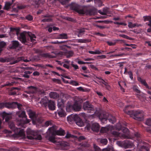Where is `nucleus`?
Listing matches in <instances>:
<instances>
[{
	"label": "nucleus",
	"mask_w": 151,
	"mask_h": 151,
	"mask_svg": "<svg viewBox=\"0 0 151 151\" xmlns=\"http://www.w3.org/2000/svg\"><path fill=\"white\" fill-rule=\"evenodd\" d=\"M36 36L32 33L28 32L27 34L26 32H24L20 33L19 40L23 43L27 44V41H30L32 43H35L36 41Z\"/></svg>",
	"instance_id": "f257e3e1"
},
{
	"label": "nucleus",
	"mask_w": 151,
	"mask_h": 151,
	"mask_svg": "<svg viewBox=\"0 0 151 151\" xmlns=\"http://www.w3.org/2000/svg\"><path fill=\"white\" fill-rule=\"evenodd\" d=\"M5 107L8 109H14L17 107L19 110H21L23 109V106L22 104L17 102L0 103V109Z\"/></svg>",
	"instance_id": "f03ea898"
},
{
	"label": "nucleus",
	"mask_w": 151,
	"mask_h": 151,
	"mask_svg": "<svg viewBox=\"0 0 151 151\" xmlns=\"http://www.w3.org/2000/svg\"><path fill=\"white\" fill-rule=\"evenodd\" d=\"M123 133H121L116 131H112V135L115 137H120L121 139H130L129 132V129L126 128L122 129Z\"/></svg>",
	"instance_id": "7ed1b4c3"
},
{
	"label": "nucleus",
	"mask_w": 151,
	"mask_h": 151,
	"mask_svg": "<svg viewBox=\"0 0 151 151\" xmlns=\"http://www.w3.org/2000/svg\"><path fill=\"white\" fill-rule=\"evenodd\" d=\"M97 115L101 122L103 123H105L108 119L110 122L112 124L115 123L116 121V119L114 116H112L111 118L108 119L107 114L103 112H98Z\"/></svg>",
	"instance_id": "20e7f679"
},
{
	"label": "nucleus",
	"mask_w": 151,
	"mask_h": 151,
	"mask_svg": "<svg viewBox=\"0 0 151 151\" xmlns=\"http://www.w3.org/2000/svg\"><path fill=\"white\" fill-rule=\"evenodd\" d=\"M82 107L81 104L78 101H75L73 104L70 102H68L66 106L67 110H73L75 111H79Z\"/></svg>",
	"instance_id": "39448f33"
},
{
	"label": "nucleus",
	"mask_w": 151,
	"mask_h": 151,
	"mask_svg": "<svg viewBox=\"0 0 151 151\" xmlns=\"http://www.w3.org/2000/svg\"><path fill=\"white\" fill-rule=\"evenodd\" d=\"M17 114L20 118L22 119L20 120L19 124L22 125L29 122L30 120L27 119L24 111H19L17 112Z\"/></svg>",
	"instance_id": "423d86ee"
},
{
	"label": "nucleus",
	"mask_w": 151,
	"mask_h": 151,
	"mask_svg": "<svg viewBox=\"0 0 151 151\" xmlns=\"http://www.w3.org/2000/svg\"><path fill=\"white\" fill-rule=\"evenodd\" d=\"M22 58V57H10L6 59L1 58L0 59V61L2 62H9L10 64L13 65L19 62Z\"/></svg>",
	"instance_id": "0eeeda50"
},
{
	"label": "nucleus",
	"mask_w": 151,
	"mask_h": 151,
	"mask_svg": "<svg viewBox=\"0 0 151 151\" xmlns=\"http://www.w3.org/2000/svg\"><path fill=\"white\" fill-rule=\"evenodd\" d=\"M48 130L50 133L52 134L53 136H55L56 135L63 136L65 134V132L64 130L60 129L59 130H56L54 126L50 127Z\"/></svg>",
	"instance_id": "6e6552de"
},
{
	"label": "nucleus",
	"mask_w": 151,
	"mask_h": 151,
	"mask_svg": "<svg viewBox=\"0 0 151 151\" xmlns=\"http://www.w3.org/2000/svg\"><path fill=\"white\" fill-rule=\"evenodd\" d=\"M83 108L84 111L88 113H91L94 110V106L88 101L83 103Z\"/></svg>",
	"instance_id": "1a4fd4ad"
},
{
	"label": "nucleus",
	"mask_w": 151,
	"mask_h": 151,
	"mask_svg": "<svg viewBox=\"0 0 151 151\" xmlns=\"http://www.w3.org/2000/svg\"><path fill=\"white\" fill-rule=\"evenodd\" d=\"M144 112L142 110L135 111L134 118L138 121H142L144 119Z\"/></svg>",
	"instance_id": "9d476101"
},
{
	"label": "nucleus",
	"mask_w": 151,
	"mask_h": 151,
	"mask_svg": "<svg viewBox=\"0 0 151 151\" xmlns=\"http://www.w3.org/2000/svg\"><path fill=\"white\" fill-rule=\"evenodd\" d=\"M27 134L31 135L32 136L31 137L32 139L38 140L42 139V137L40 134H38L37 132L30 129H27Z\"/></svg>",
	"instance_id": "9b49d317"
},
{
	"label": "nucleus",
	"mask_w": 151,
	"mask_h": 151,
	"mask_svg": "<svg viewBox=\"0 0 151 151\" xmlns=\"http://www.w3.org/2000/svg\"><path fill=\"white\" fill-rule=\"evenodd\" d=\"M70 9L80 14H84V12L83 9H80V6L75 3H72L70 4Z\"/></svg>",
	"instance_id": "f8f14e48"
},
{
	"label": "nucleus",
	"mask_w": 151,
	"mask_h": 151,
	"mask_svg": "<svg viewBox=\"0 0 151 151\" xmlns=\"http://www.w3.org/2000/svg\"><path fill=\"white\" fill-rule=\"evenodd\" d=\"M119 145L122 147L126 148H131L133 145V144L132 142L128 140H124L122 142H119Z\"/></svg>",
	"instance_id": "ddd939ff"
},
{
	"label": "nucleus",
	"mask_w": 151,
	"mask_h": 151,
	"mask_svg": "<svg viewBox=\"0 0 151 151\" xmlns=\"http://www.w3.org/2000/svg\"><path fill=\"white\" fill-rule=\"evenodd\" d=\"M75 119V122L76 124L80 127H82L84 125V123L82 120L77 114H75L74 116Z\"/></svg>",
	"instance_id": "4468645a"
},
{
	"label": "nucleus",
	"mask_w": 151,
	"mask_h": 151,
	"mask_svg": "<svg viewBox=\"0 0 151 151\" xmlns=\"http://www.w3.org/2000/svg\"><path fill=\"white\" fill-rule=\"evenodd\" d=\"M10 48L11 49H16L20 46V44L17 41L13 40L11 42Z\"/></svg>",
	"instance_id": "2eb2a0df"
},
{
	"label": "nucleus",
	"mask_w": 151,
	"mask_h": 151,
	"mask_svg": "<svg viewBox=\"0 0 151 151\" xmlns=\"http://www.w3.org/2000/svg\"><path fill=\"white\" fill-rule=\"evenodd\" d=\"M49 102V100L47 98L46 96H45L41 99L40 103L42 106L46 108L47 107Z\"/></svg>",
	"instance_id": "dca6fc26"
},
{
	"label": "nucleus",
	"mask_w": 151,
	"mask_h": 151,
	"mask_svg": "<svg viewBox=\"0 0 151 151\" xmlns=\"http://www.w3.org/2000/svg\"><path fill=\"white\" fill-rule=\"evenodd\" d=\"M27 111L29 117L33 120V121L34 120L36 119V115L34 111L31 110H27Z\"/></svg>",
	"instance_id": "f3484780"
},
{
	"label": "nucleus",
	"mask_w": 151,
	"mask_h": 151,
	"mask_svg": "<svg viewBox=\"0 0 151 151\" xmlns=\"http://www.w3.org/2000/svg\"><path fill=\"white\" fill-rule=\"evenodd\" d=\"M100 127L99 124L96 123L93 124L91 125V130L94 132H98L99 129Z\"/></svg>",
	"instance_id": "a211bd4d"
},
{
	"label": "nucleus",
	"mask_w": 151,
	"mask_h": 151,
	"mask_svg": "<svg viewBox=\"0 0 151 151\" xmlns=\"http://www.w3.org/2000/svg\"><path fill=\"white\" fill-rule=\"evenodd\" d=\"M2 116L3 119H5L6 122H8L11 119V116L7 114L5 112H3L2 113Z\"/></svg>",
	"instance_id": "6ab92c4d"
},
{
	"label": "nucleus",
	"mask_w": 151,
	"mask_h": 151,
	"mask_svg": "<svg viewBox=\"0 0 151 151\" xmlns=\"http://www.w3.org/2000/svg\"><path fill=\"white\" fill-rule=\"evenodd\" d=\"M49 109L51 110H54L55 109V106L54 102L49 101L48 104V106Z\"/></svg>",
	"instance_id": "aec40b11"
},
{
	"label": "nucleus",
	"mask_w": 151,
	"mask_h": 151,
	"mask_svg": "<svg viewBox=\"0 0 151 151\" xmlns=\"http://www.w3.org/2000/svg\"><path fill=\"white\" fill-rule=\"evenodd\" d=\"M64 101L62 99H59L58 100L57 105L59 108L63 109L64 106Z\"/></svg>",
	"instance_id": "412c9836"
},
{
	"label": "nucleus",
	"mask_w": 151,
	"mask_h": 151,
	"mask_svg": "<svg viewBox=\"0 0 151 151\" xmlns=\"http://www.w3.org/2000/svg\"><path fill=\"white\" fill-rule=\"evenodd\" d=\"M129 106H126V108L124 110V112L127 114L130 115V116H133L134 117V112L135 111H133L132 110L127 111L126 109Z\"/></svg>",
	"instance_id": "4be33fe9"
},
{
	"label": "nucleus",
	"mask_w": 151,
	"mask_h": 151,
	"mask_svg": "<svg viewBox=\"0 0 151 151\" xmlns=\"http://www.w3.org/2000/svg\"><path fill=\"white\" fill-rule=\"evenodd\" d=\"M113 129L112 126H110L109 127H102L100 130V132L101 133H107L109 130Z\"/></svg>",
	"instance_id": "5701e85b"
},
{
	"label": "nucleus",
	"mask_w": 151,
	"mask_h": 151,
	"mask_svg": "<svg viewBox=\"0 0 151 151\" xmlns=\"http://www.w3.org/2000/svg\"><path fill=\"white\" fill-rule=\"evenodd\" d=\"M49 96L51 98L56 99L59 97V95L57 93L55 92H51L49 93Z\"/></svg>",
	"instance_id": "b1692460"
},
{
	"label": "nucleus",
	"mask_w": 151,
	"mask_h": 151,
	"mask_svg": "<svg viewBox=\"0 0 151 151\" xmlns=\"http://www.w3.org/2000/svg\"><path fill=\"white\" fill-rule=\"evenodd\" d=\"M20 89L17 87H13L12 88V91L10 93L11 95H15L17 94L18 91Z\"/></svg>",
	"instance_id": "393cba45"
},
{
	"label": "nucleus",
	"mask_w": 151,
	"mask_h": 151,
	"mask_svg": "<svg viewBox=\"0 0 151 151\" xmlns=\"http://www.w3.org/2000/svg\"><path fill=\"white\" fill-rule=\"evenodd\" d=\"M9 127L12 130L14 131L15 132H16L17 131L18 132L19 131L18 129L15 127L13 123H11L9 124Z\"/></svg>",
	"instance_id": "a878e982"
},
{
	"label": "nucleus",
	"mask_w": 151,
	"mask_h": 151,
	"mask_svg": "<svg viewBox=\"0 0 151 151\" xmlns=\"http://www.w3.org/2000/svg\"><path fill=\"white\" fill-rule=\"evenodd\" d=\"M18 28L14 27H10V31L9 34L10 35L12 36L13 35H15L16 32L17 31Z\"/></svg>",
	"instance_id": "bb28decb"
},
{
	"label": "nucleus",
	"mask_w": 151,
	"mask_h": 151,
	"mask_svg": "<svg viewBox=\"0 0 151 151\" xmlns=\"http://www.w3.org/2000/svg\"><path fill=\"white\" fill-rule=\"evenodd\" d=\"M29 89V92L32 93H34L36 92L37 90V88L33 86H30L28 87Z\"/></svg>",
	"instance_id": "cd10ccee"
},
{
	"label": "nucleus",
	"mask_w": 151,
	"mask_h": 151,
	"mask_svg": "<svg viewBox=\"0 0 151 151\" xmlns=\"http://www.w3.org/2000/svg\"><path fill=\"white\" fill-rule=\"evenodd\" d=\"M60 110L57 111V112L59 116L60 117H63L65 116V111L63 109H60Z\"/></svg>",
	"instance_id": "c85d7f7f"
},
{
	"label": "nucleus",
	"mask_w": 151,
	"mask_h": 151,
	"mask_svg": "<svg viewBox=\"0 0 151 151\" xmlns=\"http://www.w3.org/2000/svg\"><path fill=\"white\" fill-rule=\"evenodd\" d=\"M12 3H11L9 2H7L5 3V6L4 8V9L6 10H8L10 8V6L12 5Z\"/></svg>",
	"instance_id": "c756f323"
},
{
	"label": "nucleus",
	"mask_w": 151,
	"mask_h": 151,
	"mask_svg": "<svg viewBox=\"0 0 151 151\" xmlns=\"http://www.w3.org/2000/svg\"><path fill=\"white\" fill-rule=\"evenodd\" d=\"M119 36L120 37H122L128 40H134V39L133 38L129 37V36H128L126 35H125L120 34L119 35Z\"/></svg>",
	"instance_id": "7c9ffc66"
},
{
	"label": "nucleus",
	"mask_w": 151,
	"mask_h": 151,
	"mask_svg": "<svg viewBox=\"0 0 151 151\" xmlns=\"http://www.w3.org/2000/svg\"><path fill=\"white\" fill-rule=\"evenodd\" d=\"M88 12L90 15H94L97 12L95 9H91L88 10Z\"/></svg>",
	"instance_id": "2f4dec72"
},
{
	"label": "nucleus",
	"mask_w": 151,
	"mask_h": 151,
	"mask_svg": "<svg viewBox=\"0 0 151 151\" xmlns=\"http://www.w3.org/2000/svg\"><path fill=\"white\" fill-rule=\"evenodd\" d=\"M18 134L22 137H25V135L24 130L23 129H19V131L18 132Z\"/></svg>",
	"instance_id": "473e14b6"
},
{
	"label": "nucleus",
	"mask_w": 151,
	"mask_h": 151,
	"mask_svg": "<svg viewBox=\"0 0 151 151\" xmlns=\"http://www.w3.org/2000/svg\"><path fill=\"white\" fill-rule=\"evenodd\" d=\"M75 115H70L67 117V121L68 122H72L73 120L75 121V119L74 118V116Z\"/></svg>",
	"instance_id": "72a5a7b5"
},
{
	"label": "nucleus",
	"mask_w": 151,
	"mask_h": 151,
	"mask_svg": "<svg viewBox=\"0 0 151 151\" xmlns=\"http://www.w3.org/2000/svg\"><path fill=\"white\" fill-rule=\"evenodd\" d=\"M59 39H68V36L65 33H63L62 34H60L59 35Z\"/></svg>",
	"instance_id": "f704fd0d"
},
{
	"label": "nucleus",
	"mask_w": 151,
	"mask_h": 151,
	"mask_svg": "<svg viewBox=\"0 0 151 151\" xmlns=\"http://www.w3.org/2000/svg\"><path fill=\"white\" fill-rule=\"evenodd\" d=\"M134 135L137 137L138 142L139 143L142 142V140L140 137V134L136 132L134 134Z\"/></svg>",
	"instance_id": "c9c22d12"
},
{
	"label": "nucleus",
	"mask_w": 151,
	"mask_h": 151,
	"mask_svg": "<svg viewBox=\"0 0 151 151\" xmlns=\"http://www.w3.org/2000/svg\"><path fill=\"white\" fill-rule=\"evenodd\" d=\"M78 42L80 43H86L87 42H89L90 41L89 40L86 39H79L78 40Z\"/></svg>",
	"instance_id": "e433bc0d"
},
{
	"label": "nucleus",
	"mask_w": 151,
	"mask_h": 151,
	"mask_svg": "<svg viewBox=\"0 0 151 151\" xmlns=\"http://www.w3.org/2000/svg\"><path fill=\"white\" fill-rule=\"evenodd\" d=\"M25 18L29 21H32L33 20V17L30 14H28L25 17Z\"/></svg>",
	"instance_id": "4c0bfd02"
},
{
	"label": "nucleus",
	"mask_w": 151,
	"mask_h": 151,
	"mask_svg": "<svg viewBox=\"0 0 151 151\" xmlns=\"http://www.w3.org/2000/svg\"><path fill=\"white\" fill-rule=\"evenodd\" d=\"M6 45V43L4 42H0V53L2 50V48Z\"/></svg>",
	"instance_id": "58836bf2"
},
{
	"label": "nucleus",
	"mask_w": 151,
	"mask_h": 151,
	"mask_svg": "<svg viewBox=\"0 0 151 151\" xmlns=\"http://www.w3.org/2000/svg\"><path fill=\"white\" fill-rule=\"evenodd\" d=\"M141 83L144 86L147 88L150 89V87L146 83L145 80H143Z\"/></svg>",
	"instance_id": "ea45409f"
},
{
	"label": "nucleus",
	"mask_w": 151,
	"mask_h": 151,
	"mask_svg": "<svg viewBox=\"0 0 151 151\" xmlns=\"http://www.w3.org/2000/svg\"><path fill=\"white\" fill-rule=\"evenodd\" d=\"M143 18L145 22L149 21V22H150L151 21V16H144Z\"/></svg>",
	"instance_id": "a19ab883"
},
{
	"label": "nucleus",
	"mask_w": 151,
	"mask_h": 151,
	"mask_svg": "<svg viewBox=\"0 0 151 151\" xmlns=\"http://www.w3.org/2000/svg\"><path fill=\"white\" fill-rule=\"evenodd\" d=\"M88 52L90 54H99L101 53L99 50H96L95 51H89Z\"/></svg>",
	"instance_id": "79ce46f5"
},
{
	"label": "nucleus",
	"mask_w": 151,
	"mask_h": 151,
	"mask_svg": "<svg viewBox=\"0 0 151 151\" xmlns=\"http://www.w3.org/2000/svg\"><path fill=\"white\" fill-rule=\"evenodd\" d=\"M145 123L147 125L151 126V118L147 119L146 120Z\"/></svg>",
	"instance_id": "37998d69"
},
{
	"label": "nucleus",
	"mask_w": 151,
	"mask_h": 151,
	"mask_svg": "<svg viewBox=\"0 0 151 151\" xmlns=\"http://www.w3.org/2000/svg\"><path fill=\"white\" fill-rule=\"evenodd\" d=\"M73 55V52L72 51H70L68 52V55H67V57L68 58H69L72 57Z\"/></svg>",
	"instance_id": "c03bdc74"
},
{
	"label": "nucleus",
	"mask_w": 151,
	"mask_h": 151,
	"mask_svg": "<svg viewBox=\"0 0 151 151\" xmlns=\"http://www.w3.org/2000/svg\"><path fill=\"white\" fill-rule=\"evenodd\" d=\"M62 4H67L69 0H58Z\"/></svg>",
	"instance_id": "a18cd8bd"
},
{
	"label": "nucleus",
	"mask_w": 151,
	"mask_h": 151,
	"mask_svg": "<svg viewBox=\"0 0 151 151\" xmlns=\"http://www.w3.org/2000/svg\"><path fill=\"white\" fill-rule=\"evenodd\" d=\"M136 25L135 24H133L131 22L128 23V26L129 28H132L135 27Z\"/></svg>",
	"instance_id": "49530a36"
},
{
	"label": "nucleus",
	"mask_w": 151,
	"mask_h": 151,
	"mask_svg": "<svg viewBox=\"0 0 151 151\" xmlns=\"http://www.w3.org/2000/svg\"><path fill=\"white\" fill-rule=\"evenodd\" d=\"M82 70L84 71V72L85 73H89V70H87V67L85 66H83L82 67Z\"/></svg>",
	"instance_id": "de8ad7c7"
},
{
	"label": "nucleus",
	"mask_w": 151,
	"mask_h": 151,
	"mask_svg": "<svg viewBox=\"0 0 151 151\" xmlns=\"http://www.w3.org/2000/svg\"><path fill=\"white\" fill-rule=\"evenodd\" d=\"M107 142L108 141L106 139H102L101 140V142L104 145H106Z\"/></svg>",
	"instance_id": "09e8293b"
},
{
	"label": "nucleus",
	"mask_w": 151,
	"mask_h": 151,
	"mask_svg": "<svg viewBox=\"0 0 151 151\" xmlns=\"http://www.w3.org/2000/svg\"><path fill=\"white\" fill-rule=\"evenodd\" d=\"M52 21V19L50 18H45L42 19V22H51Z\"/></svg>",
	"instance_id": "8fccbe9b"
},
{
	"label": "nucleus",
	"mask_w": 151,
	"mask_h": 151,
	"mask_svg": "<svg viewBox=\"0 0 151 151\" xmlns=\"http://www.w3.org/2000/svg\"><path fill=\"white\" fill-rule=\"evenodd\" d=\"M73 62H72L71 65L74 68L75 70H76L79 69L78 66L77 65H75L73 63Z\"/></svg>",
	"instance_id": "3c124183"
},
{
	"label": "nucleus",
	"mask_w": 151,
	"mask_h": 151,
	"mask_svg": "<svg viewBox=\"0 0 151 151\" xmlns=\"http://www.w3.org/2000/svg\"><path fill=\"white\" fill-rule=\"evenodd\" d=\"M101 80L102 81L101 82V83L104 84L106 87H108L109 88V85L108 83L106 82L103 79H101Z\"/></svg>",
	"instance_id": "603ef678"
},
{
	"label": "nucleus",
	"mask_w": 151,
	"mask_h": 151,
	"mask_svg": "<svg viewBox=\"0 0 151 151\" xmlns=\"http://www.w3.org/2000/svg\"><path fill=\"white\" fill-rule=\"evenodd\" d=\"M25 7L26 6L25 5H18L17 6V8L19 9H23L25 8Z\"/></svg>",
	"instance_id": "864d4df0"
},
{
	"label": "nucleus",
	"mask_w": 151,
	"mask_h": 151,
	"mask_svg": "<svg viewBox=\"0 0 151 151\" xmlns=\"http://www.w3.org/2000/svg\"><path fill=\"white\" fill-rule=\"evenodd\" d=\"M114 24H115L120 25H123L124 26H126L127 25V24L123 22H114Z\"/></svg>",
	"instance_id": "5fc2aeb1"
},
{
	"label": "nucleus",
	"mask_w": 151,
	"mask_h": 151,
	"mask_svg": "<svg viewBox=\"0 0 151 151\" xmlns=\"http://www.w3.org/2000/svg\"><path fill=\"white\" fill-rule=\"evenodd\" d=\"M42 56L45 58H52L51 56L47 53H44L42 54Z\"/></svg>",
	"instance_id": "6e6d98bb"
},
{
	"label": "nucleus",
	"mask_w": 151,
	"mask_h": 151,
	"mask_svg": "<svg viewBox=\"0 0 151 151\" xmlns=\"http://www.w3.org/2000/svg\"><path fill=\"white\" fill-rule=\"evenodd\" d=\"M49 140L52 142H55V138L53 136H50L49 137Z\"/></svg>",
	"instance_id": "4d7b16f0"
},
{
	"label": "nucleus",
	"mask_w": 151,
	"mask_h": 151,
	"mask_svg": "<svg viewBox=\"0 0 151 151\" xmlns=\"http://www.w3.org/2000/svg\"><path fill=\"white\" fill-rule=\"evenodd\" d=\"M128 73L129 76L131 80L133 79V74L132 72L131 71L128 72Z\"/></svg>",
	"instance_id": "13d9d810"
},
{
	"label": "nucleus",
	"mask_w": 151,
	"mask_h": 151,
	"mask_svg": "<svg viewBox=\"0 0 151 151\" xmlns=\"http://www.w3.org/2000/svg\"><path fill=\"white\" fill-rule=\"evenodd\" d=\"M51 123L50 121H47L45 123V127H48L50 125Z\"/></svg>",
	"instance_id": "bf43d9fd"
},
{
	"label": "nucleus",
	"mask_w": 151,
	"mask_h": 151,
	"mask_svg": "<svg viewBox=\"0 0 151 151\" xmlns=\"http://www.w3.org/2000/svg\"><path fill=\"white\" fill-rule=\"evenodd\" d=\"M93 147L95 150V151H100L99 147H98L96 146L95 145H94Z\"/></svg>",
	"instance_id": "052dcab7"
},
{
	"label": "nucleus",
	"mask_w": 151,
	"mask_h": 151,
	"mask_svg": "<svg viewBox=\"0 0 151 151\" xmlns=\"http://www.w3.org/2000/svg\"><path fill=\"white\" fill-rule=\"evenodd\" d=\"M22 57V59L20 61H23L25 62H29V60L27 59H25L23 57Z\"/></svg>",
	"instance_id": "680f3d73"
},
{
	"label": "nucleus",
	"mask_w": 151,
	"mask_h": 151,
	"mask_svg": "<svg viewBox=\"0 0 151 151\" xmlns=\"http://www.w3.org/2000/svg\"><path fill=\"white\" fill-rule=\"evenodd\" d=\"M70 47L66 45H63L61 46V48L62 49H66L67 48H70Z\"/></svg>",
	"instance_id": "e2e57ef3"
},
{
	"label": "nucleus",
	"mask_w": 151,
	"mask_h": 151,
	"mask_svg": "<svg viewBox=\"0 0 151 151\" xmlns=\"http://www.w3.org/2000/svg\"><path fill=\"white\" fill-rule=\"evenodd\" d=\"M109 46L114 45H115L116 42H110L107 41V42Z\"/></svg>",
	"instance_id": "0e129e2a"
},
{
	"label": "nucleus",
	"mask_w": 151,
	"mask_h": 151,
	"mask_svg": "<svg viewBox=\"0 0 151 151\" xmlns=\"http://www.w3.org/2000/svg\"><path fill=\"white\" fill-rule=\"evenodd\" d=\"M72 83L73 85L75 86H78L79 85L78 83L77 82L75 81H72Z\"/></svg>",
	"instance_id": "69168bd1"
},
{
	"label": "nucleus",
	"mask_w": 151,
	"mask_h": 151,
	"mask_svg": "<svg viewBox=\"0 0 151 151\" xmlns=\"http://www.w3.org/2000/svg\"><path fill=\"white\" fill-rule=\"evenodd\" d=\"M133 90L136 91V92L137 93H140V91L138 89L136 88L135 87H134L133 88Z\"/></svg>",
	"instance_id": "338daca9"
},
{
	"label": "nucleus",
	"mask_w": 151,
	"mask_h": 151,
	"mask_svg": "<svg viewBox=\"0 0 151 151\" xmlns=\"http://www.w3.org/2000/svg\"><path fill=\"white\" fill-rule=\"evenodd\" d=\"M85 32V29L84 28H82L81 29H80L79 30L78 32L79 33L82 34V33H83Z\"/></svg>",
	"instance_id": "774afa93"
}]
</instances>
